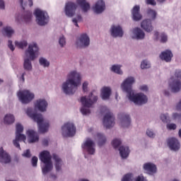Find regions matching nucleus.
<instances>
[{
	"label": "nucleus",
	"instance_id": "f257e3e1",
	"mask_svg": "<svg viewBox=\"0 0 181 181\" xmlns=\"http://www.w3.org/2000/svg\"><path fill=\"white\" fill-rule=\"evenodd\" d=\"M135 83V78L132 76H129L126 78L121 85L122 91L127 93V97L130 101L134 103L137 105H142V104H146L148 103V97L144 95V93H137L135 95L132 90V85Z\"/></svg>",
	"mask_w": 181,
	"mask_h": 181
},
{
	"label": "nucleus",
	"instance_id": "f03ea898",
	"mask_svg": "<svg viewBox=\"0 0 181 181\" xmlns=\"http://www.w3.org/2000/svg\"><path fill=\"white\" fill-rule=\"evenodd\" d=\"M68 79L62 85V90L65 94L71 95L76 93L77 87L81 84V76L77 71H71L68 75Z\"/></svg>",
	"mask_w": 181,
	"mask_h": 181
},
{
	"label": "nucleus",
	"instance_id": "7ed1b4c3",
	"mask_svg": "<svg viewBox=\"0 0 181 181\" xmlns=\"http://www.w3.org/2000/svg\"><path fill=\"white\" fill-rule=\"evenodd\" d=\"M26 114L27 115H28V117H30V118H32L33 121L37 122L39 131L41 134H45V132H47L49 129V122H43V116L42 115V114L33 112V109L31 107L28 108Z\"/></svg>",
	"mask_w": 181,
	"mask_h": 181
},
{
	"label": "nucleus",
	"instance_id": "20e7f679",
	"mask_svg": "<svg viewBox=\"0 0 181 181\" xmlns=\"http://www.w3.org/2000/svg\"><path fill=\"white\" fill-rule=\"evenodd\" d=\"M97 101H98V96L93 94V92L90 93L88 96L81 97V103L83 107L81 109V112L83 114V115H87V114H90L91 112L88 108L91 107V106L93 104H95Z\"/></svg>",
	"mask_w": 181,
	"mask_h": 181
},
{
	"label": "nucleus",
	"instance_id": "39448f33",
	"mask_svg": "<svg viewBox=\"0 0 181 181\" xmlns=\"http://www.w3.org/2000/svg\"><path fill=\"white\" fill-rule=\"evenodd\" d=\"M40 159L41 162L45 163V166L42 168L43 175H47V173H49V172L53 170V163H52L50 152L47 151H42L40 154Z\"/></svg>",
	"mask_w": 181,
	"mask_h": 181
},
{
	"label": "nucleus",
	"instance_id": "423d86ee",
	"mask_svg": "<svg viewBox=\"0 0 181 181\" xmlns=\"http://www.w3.org/2000/svg\"><path fill=\"white\" fill-rule=\"evenodd\" d=\"M34 13L36 16L37 23L40 26H45L49 23V15L46 11L36 9Z\"/></svg>",
	"mask_w": 181,
	"mask_h": 181
},
{
	"label": "nucleus",
	"instance_id": "0eeeda50",
	"mask_svg": "<svg viewBox=\"0 0 181 181\" xmlns=\"http://www.w3.org/2000/svg\"><path fill=\"white\" fill-rule=\"evenodd\" d=\"M17 95L23 104H29L35 98V94L28 90H20Z\"/></svg>",
	"mask_w": 181,
	"mask_h": 181
},
{
	"label": "nucleus",
	"instance_id": "6e6552de",
	"mask_svg": "<svg viewBox=\"0 0 181 181\" xmlns=\"http://www.w3.org/2000/svg\"><path fill=\"white\" fill-rule=\"evenodd\" d=\"M62 136L65 137L74 136L76 135V127L73 123H65L62 127Z\"/></svg>",
	"mask_w": 181,
	"mask_h": 181
},
{
	"label": "nucleus",
	"instance_id": "1a4fd4ad",
	"mask_svg": "<svg viewBox=\"0 0 181 181\" xmlns=\"http://www.w3.org/2000/svg\"><path fill=\"white\" fill-rule=\"evenodd\" d=\"M103 125L107 129L112 128L115 125V117L110 111H108L103 117Z\"/></svg>",
	"mask_w": 181,
	"mask_h": 181
},
{
	"label": "nucleus",
	"instance_id": "9d476101",
	"mask_svg": "<svg viewBox=\"0 0 181 181\" xmlns=\"http://www.w3.org/2000/svg\"><path fill=\"white\" fill-rule=\"evenodd\" d=\"M39 53V47H37V44L33 42L28 45V49L25 51V56L28 57V54H29V57L30 60H35L36 59V55Z\"/></svg>",
	"mask_w": 181,
	"mask_h": 181
},
{
	"label": "nucleus",
	"instance_id": "9b49d317",
	"mask_svg": "<svg viewBox=\"0 0 181 181\" xmlns=\"http://www.w3.org/2000/svg\"><path fill=\"white\" fill-rule=\"evenodd\" d=\"M83 149H86L89 155L95 153V143L91 139H86V141L82 144Z\"/></svg>",
	"mask_w": 181,
	"mask_h": 181
},
{
	"label": "nucleus",
	"instance_id": "f8f14e48",
	"mask_svg": "<svg viewBox=\"0 0 181 181\" xmlns=\"http://www.w3.org/2000/svg\"><path fill=\"white\" fill-rule=\"evenodd\" d=\"M76 9H77V4H76V3L69 1L65 5V15L69 18H73L76 13Z\"/></svg>",
	"mask_w": 181,
	"mask_h": 181
},
{
	"label": "nucleus",
	"instance_id": "ddd939ff",
	"mask_svg": "<svg viewBox=\"0 0 181 181\" xmlns=\"http://www.w3.org/2000/svg\"><path fill=\"white\" fill-rule=\"evenodd\" d=\"M169 87L173 93H179L181 89V82L179 79H175V77H171L169 81Z\"/></svg>",
	"mask_w": 181,
	"mask_h": 181
},
{
	"label": "nucleus",
	"instance_id": "4468645a",
	"mask_svg": "<svg viewBox=\"0 0 181 181\" xmlns=\"http://www.w3.org/2000/svg\"><path fill=\"white\" fill-rule=\"evenodd\" d=\"M76 46L78 47H87L90 46V37L87 34L81 35L79 39L76 41Z\"/></svg>",
	"mask_w": 181,
	"mask_h": 181
},
{
	"label": "nucleus",
	"instance_id": "2eb2a0df",
	"mask_svg": "<svg viewBox=\"0 0 181 181\" xmlns=\"http://www.w3.org/2000/svg\"><path fill=\"white\" fill-rule=\"evenodd\" d=\"M119 117L121 119V124L123 128H128L131 125V117L129 115L120 113Z\"/></svg>",
	"mask_w": 181,
	"mask_h": 181
},
{
	"label": "nucleus",
	"instance_id": "dca6fc26",
	"mask_svg": "<svg viewBox=\"0 0 181 181\" xmlns=\"http://www.w3.org/2000/svg\"><path fill=\"white\" fill-rule=\"evenodd\" d=\"M35 108L41 112H45L47 108V102L45 99L37 100L35 103Z\"/></svg>",
	"mask_w": 181,
	"mask_h": 181
},
{
	"label": "nucleus",
	"instance_id": "f3484780",
	"mask_svg": "<svg viewBox=\"0 0 181 181\" xmlns=\"http://www.w3.org/2000/svg\"><path fill=\"white\" fill-rule=\"evenodd\" d=\"M168 145L171 151H179L180 149V143L176 138L168 139Z\"/></svg>",
	"mask_w": 181,
	"mask_h": 181
},
{
	"label": "nucleus",
	"instance_id": "a211bd4d",
	"mask_svg": "<svg viewBox=\"0 0 181 181\" xmlns=\"http://www.w3.org/2000/svg\"><path fill=\"white\" fill-rule=\"evenodd\" d=\"M132 15L133 21L138 22L142 19V14H141V7L138 5H136L133 7L132 10Z\"/></svg>",
	"mask_w": 181,
	"mask_h": 181
},
{
	"label": "nucleus",
	"instance_id": "6ab92c4d",
	"mask_svg": "<svg viewBox=\"0 0 181 181\" xmlns=\"http://www.w3.org/2000/svg\"><path fill=\"white\" fill-rule=\"evenodd\" d=\"M0 163H11V156L4 150V147L0 148Z\"/></svg>",
	"mask_w": 181,
	"mask_h": 181
},
{
	"label": "nucleus",
	"instance_id": "aec40b11",
	"mask_svg": "<svg viewBox=\"0 0 181 181\" xmlns=\"http://www.w3.org/2000/svg\"><path fill=\"white\" fill-rule=\"evenodd\" d=\"M95 13H103L105 11V2L103 0H98L95 6L93 7Z\"/></svg>",
	"mask_w": 181,
	"mask_h": 181
},
{
	"label": "nucleus",
	"instance_id": "412c9836",
	"mask_svg": "<svg viewBox=\"0 0 181 181\" xmlns=\"http://www.w3.org/2000/svg\"><path fill=\"white\" fill-rule=\"evenodd\" d=\"M111 35L113 37H122L124 36V31L121 26L112 25L111 28Z\"/></svg>",
	"mask_w": 181,
	"mask_h": 181
},
{
	"label": "nucleus",
	"instance_id": "4be33fe9",
	"mask_svg": "<svg viewBox=\"0 0 181 181\" xmlns=\"http://www.w3.org/2000/svg\"><path fill=\"white\" fill-rule=\"evenodd\" d=\"M27 135L28 136L29 144H33L39 141V134L33 130H28L27 132Z\"/></svg>",
	"mask_w": 181,
	"mask_h": 181
},
{
	"label": "nucleus",
	"instance_id": "5701e85b",
	"mask_svg": "<svg viewBox=\"0 0 181 181\" xmlns=\"http://www.w3.org/2000/svg\"><path fill=\"white\" fill-rule=\"evenodd\" d=\"M141 26L146 32L150 33L153 30V26H152V21L151 19L144 20L141 23Z\"/></svg>",
	"mask_w": 181,
	"mask_h": 181
},
{
	"label": "nucleus",
	"instance_id": "b1692460",
	"mask_svg": "<svg viewBox=\"0 0 181 181\" xmlns=\"http://www.w3.org/2000/svg\"><path fill=\"white\" fill-rule=\"evenodd\" d=\"M143 168L144 170L148 173V175L156 173V165L152 163H144Z\"/></svg>",
	"mask_w": 181,
	"mask_h": 181
},
{
	"label": "nucleus",
	"instance_id": "393cba45",
	"mask_svg": "<svg viewBox=\"0 0 181 181\" xmlns=\"http://www.w3.org/2000/svg\"><path fill=\"white\" fill-rule=\"evenodd\" d=\"M172 57H173V54H172V51L169 49L163 52L160 54V58L161 59V60H164V62H166L167 63L171 62Z\"/></svg>",
	"mask_w": 181,
	"mask_h": 181
},
{
	"label": "nucleus",
	"instance_id": "a878e982",
	"mask_svg": "<svg viewBox=\"0 0 181 181\" xmlns=\"http://www.w3.org/2000/svg\"><path fill=\"white\" fill-rule=\"evenodd\" d=\"M19 141H26V136L25 134H22L21 133H18L16 134V139L13 141V144L16 148H18V149H21V144H19Z\"/></svg>",
	"mask_w": 181,
	"mask_h": 181
},
{
	"label": "nucleus",
	"instance_id": "bb28decb",
	"mask_svg": "<svg viewBox=\"0 0 181 181\" xmlns=\"http://www.w3.org/2000/svg\"><path fill=\"white\" fill-rule=\"evenodd\" d=\"M52 158L55 162V168L57 172H60V170H62V165L63 163L62 158H59V156L55 153L52 155Z\"/></svg>",
	"mask_w": 181,
	"mask_h": 181
},
{
	"label": "nucleus",
	"instance_id": "cd10ccee",
	"mask_svg": "<svg viewBox=\"0 0 181 181\" xmlns=\"http://www.w3.org/2000/svg\"><path fill=\"white\" fill-rule=\"evenodd\" d=\"M76 4L81 6L83 12H88L90 9V4L86 0H76Z\"/></svg>",
	"mask_w": 181,
	"mask_h": 181
},
{
	"label": "nucleus",
	"instance_id": "c85d7f7f",
	"mask_svg": "<svg viewBox=\"0 0 181 181\" xmlns=\"http://www.w3.org/2000/svg\"><path fill=\"white\" fill-rule=\"evenodd\" d=\"M103 100H108L111 95V88L109 87H103L100 94Z\"/></svg>",
	"mask_w": 181,
	"mask_h": 181
},
{
	"label": "nucleus",
	"instance_id": "c756f323",
	"mask_svg": "<svg viewBox=\"0 0 181 181\" xmlns=\"http://www.w3.org/2000/svg\"><path fill=\"white\" fill-rule=\"evenodd\" d=\"M119 151L122 159H127V157L129 156V148L128 146H122L119 147Z\"/></svg>",
	"mask_w": 181,
	"mask_h": 181
},
{
	"label": "nucleus",
	"instance_id": "7c9ffc66",
	"mask_svg": "<svg viewBox=\"0 0 181 181\" xmlns=\"http://www.w3.org/2000/svg\"><path fill=\"white\" fill-rule=\"evenodd\" d=\"M133 33L136 36V39L138 40H141L142 39H144L145 37V33L143 32L142 30L139 28H136L133 30Z\"/></svg>",
	"mask_w": 181,
	"mask_h": 181
},
{
	"label": "nucleus",
	"instance_id": "2f4dec72",
	"mask_svg": "<svg viewBox=\"0 0 181 181\" xmlns=\"http://www.w3.org/2000/svg\"><path fill=\"white\" fill-rule=\"evenodd\" d=\"M97 136L98 139V146H103V145H105V143L107 142V138H105V136L101 133H98Z\"/></svg>",
	"mask_w": 181,
	"mask_h": 181
},
{
	"label": "nucleus",
	"instance_id": "473e14b6",
	"mask_svg": "<svg viewBox=\"0 0 181 181\" xmlns=\"http://www.w3.org/2000/svg\"><path fill=\"white\" fill-rule=\"evenodd\" d=\"M13 122H15V117L11 114L6 115L4 117V124L11 125V124H13Z\"/></svg>",
	"mask_w": 181,
	"mask_h": 181
},
{
	"label": "nucleus",
	"instance_id": "72a5a7b5",
	"mask_svg": "<svg viewBox=\"0 0 181 181\" xmlns=\"http://www.w3.org/2000/svg\"><path fill=\"white\" fill-rule=\"evenodd\" d=\"M24 70L27 71H30L32 70V62L28 58L24 59V64H23Z\"/></svg>",
	"mask_w": 181,
	"mask_h": 181
},
{
	"label": "nucleus",
	"instance_id": "f704fd0d",
	"mask_svg": "<svg viewBox=\"0 0 181 181\" xmlns=\"http://www.w3.org/2000/svg\"><path fill=\"white\" fill-rule=\"evenodd\" d=\"M22 21L24 22H30L32 21V12L30 11H25L23 16Z\"/></svg>",
	"mask_w": 181,
	"mask_h": 181
},
{
	"label": "nucleus",
	"instance_id": "c9c22d12",
	"mask_svg": "<svg viewBox=\"0 0 181 181\" xmlns=\"http://www.w3.org/2000/svg\"><path fill=\"white\" fill-rule=\"evenodd\" d=\"M14 31L11 27H5L3 30V34L7 36V37H11Z\"/></svg>",
	"mask_w": 181,
	"mask_h": 181
},
{
	"label": "nucleus",
	"instance_id": "e433bc0d",
	"mask_svg": "<svg viewBox=\"0 0 181 181\" xmlns=\"http://www.w3.org/2000/svg\"><path fill=\"white\" fill-rule=\"evenodd\" d=\"M15 45L16 46H17L18 49H23L24 47H28V41H25V40L21 41V42L16 41Z\"/></svg>",
	"mask_w": 181,
	"mask_h": 181
},
{
	"label": "nucleus",
	"instance_id": "4c0bfd02",
	"mask_svg": "<svg viewBox=\"0 0 181 181\" xmlns=\"http://www.w3.org/2000/svg\"><path fill=\"white\" fill-rule=\"evenodd\" d=\"M147 15L148 16H151V19H153V21H155V19H156V15H158V13H156V11H155L152 8H148L147 10Z\"/></svg>",
	"mask_w": 181,
	"mask_h": 181
},
{
	"label": "nucleus",
	"instance_id": "58836bf2",
	"mask_svg": "<svg viewBox=\"0 0 181 181\" xmlns=\"http://www.w3.org/2000/svg\"><path fill=\"white\" fill-rule=\"evenodd\" d=\"M112 71L116 73L117 74H122V71H121V66L120 65H113L111 67Z\"/></svg>",
	"mask_w": 181,
	"mask_h": 181
},
{
	"label": "nucleus",
	"instance_id": "ea45409f",
	"mask_svg": "<svg viewBox=\"0 0 181 181\" xmlns=\"http://www.w3.org/2000/svg\"><path fill=\"white\" fill-rule=\"evenodd\" d=\"M39 62H40V64L41 66H43V67H49V66H50V63L47 62V59L43 57L40 58Z\"/></svg>",
	"mask_w": 181,
	"mask_h": 181
},
{
	"label": "nucleus",
	"instance_id": "a19ab883",
	"mask_svg": "<svg viewBox=\"0 0 181 181\" xmlns=\"http://www.w3.org/2000/svg\"><path fill=\"white\" fill-rule=\"evenodd\" d=\"M122 141L119 139H115L112 141V145L115 149H117L119 145H121Z\"/></svg>",
	"mask_w": 181,
	"mask_h": 181
},
{
	"label": "nucleus",
	"instance_id": "79ce46f5",
	"mask_svg": "<svg viewBox=\"0 0 181 181\" xmlns=\"http://www.w3.org/2000/svg\"><path fill=\"white\" fill-rule=\"evenodd\" d=\"M160 118L163 122L168 123V122L169 121V115L168 113L162 114L160 116Z\"/></svg>",
	"mask_w": 181,
	"mask_h": 181
},
{
	"label": "nucleus",
	"instance_id": "37998d69",
	"mask_svg": "<svg viewBox=\"0 0 181 181\" xmlns=\"http://www.w3.org/2000/svg\"><path fill=\"white\" fill-rule=\"evenodd\" d=\"M16 134H22V132H23V126H22V124L18 123L16 126Z\"/></svg>",
	"mask_w": 181,
	"mask_h": 181
},
{
	"label": "nucleus",
	"instance_id": "c03bdc74",
	"mask_svg": "<svg viewBox=\"0 0 181 181\" xmlns=\"http://www.w3.org/2000/svg\"><path fill=\"white\" fill-rule=\"evenodd\" d=\"M151 67V64L148 62V61L144 60L141 64V69H149Z\"/></svg>",
	"mask_w": 181,
	"mask_h": 181
},
{
	"label": "nucleus",
	"instance_id": "a18cd8bd",
	"mask_svg": "<svg viewBox=\"0 0 181 181\" xmlns=\"http://www.w3.org/2000/svg\"><path fill=\"white\" fill-rule=\"evenodd\" d=\"M81 16L78 15L76 18H73L72 22L74 23L75 26H77V28H78V24L77 23V22H81Z\"/></svg>",
	"mask_w": 181,
	"mask_h": 181
},
{
	"label": "nucleus",
	"instance_id": "49530a36",
	"mask_svg": "<svg viewBox=\"0 0 181 181\" xmlns=\"http://www.w3.org/2000/svg\"><path fill=\"white\" fill-rule=\"evenodd\" d=\"M173 119H175V121H177L178 122H181V115L179 113H173Z\"/></svg>",
	"mask_w": 181,
	"mask_h": 181
},
{
	"label": "nucleus",
	"instance_id": "de8ad7c7",
	"mask_svg": "<svg viewBox=\"0 0 181 181\" xmlns=\"http://www.w3.org/2000/svg\"><path fill=\"white\" fill-rule=\"evenodd\" d=\"M132 174H126L122 179V181H132Z\"/></svg>",
	"mask_w": 181,
	"mask_h": 181
},
{
	"label": "nucleus",
	"instance_id": "09e8293b",
	"mask_svg": "<svg viewBox=\"0 0 181 181\" xmlns=\"http://www.w3.org/2000/svg\"><path fill=\"white\" fill-rule=\"evenodd\" d=\"M59 44L60 45L61 47L66 46V38L64 36L62 35V37H59Z\"/></svg>",
	"mask_w": 181,
	"mask_h": 181
},
{
	"label": "nucleus",
	"instance_id": "8fccbe9b",
	"mask_svg": "<svg viewBox=\"0 0 181 181\" xmlns=\"http://www.w3.org/2000/svg\"><path fill=\"white\" fill-rule=\"evenodd\" d=\"M160 42L161 43H166V42H168V35H166L165 33H161Z\"/></svg>",
	"mask_w": 181,
	"mask_h": 181
},
{
	"label": "nucleus",
	"instance_id": "3c124183",
	"mask_svg": "<svg viewBox=\"0 0 181 181\" xmlns=\"http://www.w3.org/2000/svg\"><path fill=\"white\" fill-rule=\"evenodd\" d=\"M32 165L35 168L37 166V157L33 156L31 160Z\"/></svg>",
	"mask_w": 181,
	"mask_h": 181
},
{
	"label": "nucleus",
	"instance_id": "603ef678",
	"mask_svg": "<svg viewBox=\"0 0 181 181\" xmlns=\"http://www.w3.org/2000/svg\"><path fill=\"white\" fill-rule=\"evenodd\" d=\"M175 77L176 78H180L181 80V70L180 69H177L175 71Z\"/></svg>",
	"mask_w": 181,
	"mask_h": 181
},
{
	"label": "nucleus",
	"instance_id": "864d4df0",
	"mask_svg": "<svg viewBox=\"0 0 181 181\" xmlns=\"http://www.w3.org/2000/svg\"><path fill=\"white\" fill-rule=\"evenodd\" d=\"M146 5H151L152 6H156V1L155 0H146Z\"/></svg>",
	"mask_w": 181,
	"mask_h": 181
},
{
	"label": "nucleus",
	"instance_id": "5fc2aeb1",
	"mask_svg": "<svg viewBox=\"0 0 181 181\" xmlns=\"http://www.w3.org/2000/svg\"><path fill=\"white\" fill-rule=\"evenodd\" d=\"M23 156H24L25 158H30V156H32V155L30 154V150H26V151L23 153Z\"/></svg>",
	"mask_w": 181,
	"mask_h": 181
},
{
	"label": "nucleus",
	"instance_id": "6e6d98bb",
	"mask_svg": "<svg viewBox=\"0 0 181 181\" xmlns=\"http://www.w3.org/2000/svg\"><path fill=\"white\" fill-rule=\"evenodd\" d=\"M167 128L168 129H173V130H175V129H176L177 126H176L175 124L171 123V124H167Z\"/></svg>",
	"mask_w": 181,
	"mask_h": 181
},
{
	"label": "nucleus",
	"instance_id": "4d7b16f0",
	"mask_svg": "<svg viewBox=\"0 0 181 181\" xmlns=\"http://www.w3.org/2000/svg\"><path fill=\"white\" fill-rule=\"evenodd\" d=\"M146 135H148V136H149L150 138H153V136H155V134L153 133V132L150 129H148L146 131Z\"/></svg>",
	"mask_w": 181,
	"mask_h": 181
},
{
	"label": "nucleus",
	"instance_id": "13d9d810",
	"mask_svg": "<svg viewBox=\"0 0 181 181\" xmlns=\"http://www.w3.org/2000/svg\"><path fill=\"white\" fill-rule=\"evenodd\" d=\"M8 46L11 50V52H13L15 50V47H13V45L12 44V40H9L8 42Z\"/></svg>",
	"mask_w": 181,
	"mask_h": 181
},
{
	"label": "nucleus",
	"instance_id": "bf43d9fd",
	"mask_svg": "<svg viewBox=\"0 0 181 181\" xmlns=\"http://www.w3.org/2000/svg\"><path fill=\"white\" fill-rule=\"evenodd\" d=\"M88 87V83L84 82L82 86L83 91H84V93L87 91Z\"/></svg>",
	"mask_w": 181,
	"mask_h": 181
},
{
	"label": "nucleus",
	"instance_id": "052dcab7",
	"mask_svg": "<svg viewBox=\"0 0 181 181\" xmlns=\"http://www.w3.org/2000/svg\"><path fill=\"white\" fill-rule=\"evenodd\" d=\"M136 181H148L147 180L145 179L144 176H138Z\"/></svg>",
	"mask_w": 181,
	"mask_h": 181
},
{
	"label": "nucleus",
	"instance_id": "680f3d73",
	"mask_svg": "<svg viewBox=\"0 0 181 181\" xmlns=\"http://www.w3.org/2000/svg\"><path fill=\"white\" fill-rule=\"evenodd\" d=\"M176 110L177 111H181V100L176 105Z\"/></svg>",
	"mask_w": 181,
	"mask_h": 181
},
{
	"label": "nucleus",
	"instance_id": "e2e57ef3",
	"mask_svg": "<svg viewBox=\"0 0 181 181\" xmlns=\"http://www.w3.org/2000/svg\"><path fill=\"white\" fill-rule=\"evenodd\" d=\"M0 8L5 9V2L3 0H0Z\"/></svg>",
	"mask_w": 181,
	"mask_h": 181
},
{
	"label": "nucleus",
	"instance_id": "0e129e2a",
	"mask_svg": "<svg viewBox=\"0 0 181 181\" xmlns=\"http://www.w3.org/2000/svg\"><path fill=\"white\" fill-rule=\"evenodd\" d=\"M42 145H44V146H47V145H49V140L47 139H43L42 140Z\"/></svg>",
	"mask_w": 181,
	"mask_h": 181
},
{
	"label": "nucleus",
	"instance_id": "69168bd1",
	"mask_svg": "<svg viewBox=\"0 0 181 181\" xmlns=\"http://www.w3.org/2000/svg\"><path fill=\"white\" fill-rule=\"evenodd\" d=\"M140 90H141V91H148V86H142L140 87Z\"/></svg>",
	"mask_w": 181,
	"mask_h": 181
},
{
	"label": "nucleus",
	"instance_id": "338daca9",
	"mask_svg": "<svg viewBox=\"0 0 181 181\" xmlns=\"http://www.w3.org/2000/svg\"><path fill=\"white\" fill-rule=\"evenodd\" d=\"M154 36H156V39L158 40V37H159V33L158 31H155Z\"/></svg>",
	"mask_w": 181,
	"mask_h": 181
},
{
	"label": "nucleus",
	"instance_id": "774afa93",
	"mask_svg": "<svg viewBox=\"0 0 181 181\" xmlns=\"http://www.w3.org/2000/svg\"><path fill=\"white\" fill-rule=\"evenodd\" d=\"M164 95H166L167 97H168L169 92L168 90H164Z\"/></svg>",
	"mask_w": 181,
	"mask_h": 181
}]
</instances>
